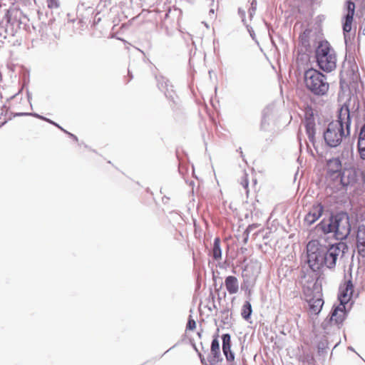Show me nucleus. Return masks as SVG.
<instances>
[{"label":"nucleus","instance_id":"nucleus-1","mask_svg":"<svg viewBox=\"0 0 365 365\" xmlns=\"http://www.w3.org/2000/svg\"><path fill=\"white\" fill-rule=\"evenodd\" d=\"M346 245L339 242L331 245L329 249L322 245L318 240H311L307 245V263L314 272L323 267L333 269L339 256L342 257Z\"/></svg>","mask_w":365,"mask_h":365},{"label":"nucleus","instance_id":"nucleus-2","mask_svg":"<svg viewBox=\"0 0 365 365\" xmlns=\"http://www.w3.org/2000/svg\"><path fill=\"white\" fill-rule=\"evenodd\" d=\"M351 118L349 106L343 105L339 111L338 119L328 124L324 133L326 143L332 148L339 145L344 138L350 135Z\"/></svg>","mask_w":365,"mask_h":365},{"label":"nucleus","instance_id":"nucleus-3","mask_svg":"<svg viewBox=\"0 0 365 365\" xmlns=\"http://www.w3.org/2000/svg\"><path fill=\"white\" fill-rule=\"evenodd\" d=\"M318 227L324 233L334 232L336 238L340 240L346 239L351 231L349 217L345 213H339L329 220H323Z\"/></svg>","mask_w":365,"mask_h":365},{"label":"nucleus","instance_id":"nucleus-4","mask_svg":"<svg viewBox=\"0 0 365 365\" xmlns=\"http://www.w3.org/2000/svg\"><path fill=\"white\" fill-rule=\"evenodd\" d=\"M315 58L319 68L329 73L336 68V51L327 41H321L315 49Z\"/></svg>","mask_w":365,"mask_h":365},{"label":"nucleus","instance_id":"nucleus-5","mask_svg":"<svg viewBox=\"0 0 365 365\" xmlns=\"http://www.w3.org/2000/svg\"><path fill=\"white\" fill-rule=\"evenodd\" d=\"M304 81L307 88L317 96H324L329 89V84L326 76L314 68H309L304 72Z\"/></svg>","mask_w":365,"mask_h":365},{"label":"nucleus","instance_id":"nucleus-6","mask_svg":"<svg viewBox=\"0 0 365 365\" xmlns=\"http://www.w3.org/2000/svg\"><path fill=\"white\" fill-rule=\"evenodd\" d=\"M357 171L354 168H344L341 173V185L347 190H356L359 187Z\"/></svg>","mask_w":365,"mask_h":365},{"label":"nucleus","instance_id":"nucleus-7","mask_svg":"<svg viewBox=\"0 0 365 365\" xmlns=\"http://www.w3.org/2000/svg\"><path fill=\"white\" fill-rule=\"evenodd\" d=\"M354 293V284L351 279H346L339 287L338 298L340 303L346 304L351 299Z\"/></svg>","mask_w":365,"mask_h":365},{"label":"nucleus","instance_id":"nucleus-8","mask_svg":"<svg viewBox=\"0 0 365 365\" xmlns=\"http://www.w3.org/2000/svg\"><path fill=\"white\" fill-rule=\"evenodd\" d=\"M324 207L321 203H316L309 210L304 217V223L307 225L314 224L322 215Z\"/></svg>","mask_w":365,"mask_h":365},{"label":"nucleus","instance_id":"nucleus-9","mask_svg":"<svg viewBox=\"0 0 365 365\" xmlns=\"http://www.w3.org/2000/svg\"><path fill=\"white\" fill-rule=\"evenodd\" d=\"M355 12V4L354 2L347 1V14L345 16V22L343 25L344 33H349L351 30V25Z\"/></svg>","mask_w":365,"mask_h":365},{"label":"nucleus","instance_id":"nucleus-10","mask_svg":"<svg viewBox=\"0 0 365 365\" xmlns=\"http://www.w3.org/2000/svg\"><path fill=\"white\" fill-rule=\"evenodd\" d=\"M222 351L229 362L235 360V355L231 351V336L229 334H225L222 336Z\"/></svg>","mask_w":365,"mask_h":365},{"label":"nucleus","instance_id":"nucleus-11","mask_svg":"<svg viewBox=\"0 0 365 365\" xmlns=\"http://www.w3.org/2000/svg\"><path fill=\"white\" fill-rule=\"evenodd\" d=\"M346 315L345 304L340 303L333 310L331 316V320L336 324H341L344 320Z\"/></svg>","mask_w":365,"mask_h":365},{"label":"nucleus","instance_id":"nucleus-12","mask_svg":"<svg viewBox=\"0 0 365 365\" xmlns=\"http://www.w3.org/2000/svg\"><path fill=\"white\" fill-rule=\"evenodd\" d=\"M225 285L230 294H235L239 291V281L236 277H227L225 279Z\"/></svg>","mask_w":365,"mask_h":365},{"label":"nucleus","instance_id":"nucleus-13","mask_svg":"<svg viewBox=\"0 0 365 365\" xmlns=\"http://www.w3.org/2000/svg\"><path fill=\"white\" fill-rule=\"evenodd\" d=\"M359 254L365 257V227L359 228L356 235Z\"/></svg>","mask_w":365,"mask_h":365},{"label":"nucleus","instance_id":"nucleus-14","mask_svg":"<svg viewBox=\"0 0 365 365\" xmlns=\"http://www.w3.org/2000/svg\"><path fill=\"white\" fill-rule=\"evenodd\" d=\"M309 312L313 314H318L324 304V301L321 298H313L309 300Z\"/></svg>","mask_w":365,"mask_h":365},{"label":"nucleus","instance_id":"nucleus-15","mask_svg":"<svg viewBox=\"0 0 365 365\" xmlns=\"http://www.w3.org/2000/svg\"><path fill=\"white\" fill-rule=\"evenodd\" d=\"M305 129L309 141L314 143L315 136V122L313 118L307 119L306 120Z\"/></svg>","mask_w":365,"mask_h":365},{"label":"nucleus","instance_id":"nucleus-16","mask_svg":"<svg viewBox=\"0 0 365 365\" xmlns=\"http://www.w3.org/2000/svg\"><path fill=\"white\" fill-rule=\"evenodd\" d=\"M327 169L329 173H336L341 170V163L339 158H332L327 162Z\"/></svg>","mask_w":365,"mask_h":365},{"label":"nucleus","instance_id":"nucleus-17","mask_svg":"<svg viewBox=\"0 0 365 365\" xmlns=\"http://www.w3.org/2000/svg\"><path fill=\"white\" fill-rule=\"evenodd\" d=\"M211 354L215 359H218L220 356V343L217 337L212 341Z\"/></svg>","mask_w":365,"mask_h":365},{"label":"nucleus","instance_id":"nucleus-18","mask_svg":"<svg viewBox=\"0 0 365 365\" xmlns=\"http://www.w3.org/2000/svg\"><path fill=\"white\" fill-rule=\"evenodd\" d=\"M213 257L215 259L221 258L222 252L220 249V238L216 237L214 240L213 248H212Z\"/></svg>","mask_w":365,"mask_h":365},{"label":"nucleus","instance_id":"nucleus-19","mask_svg":"<svg viewBox=\"0 0 365 365\" xmlns=\"http://www.w3.org/2000/svg\"><path fill=\"white\" fill-rule=\"evenodd\" d=\"M252 306L250 302H245L242 307L241 315L245 319H248L252 314Z\"/></svg>","mask_w":365,"mask_h":365},{"label":"nucleus","instance_id":"nucleus-20","mask_svg":"<svg viewBox=\"0 0 365 365\" xmlns=\"http://www.w3.org/2000/svg\"><path fill=\"white\" fill-rule=\"evenodd\" d=\"M358 150L360 157L362 159H365V140H364L363 139L361 140H358Z\"/></svg>","mask_w":365,"mask_h":365},{"label":"nucleus","instance_id":"nucleus-21","mask_svg":"<svg viewBox=\"0 0 365 365\" xmlns=\"http://www.w3.org/2000/svg\"><path fill=\"white\" fill-rule=\"evenodd\" d=\"M196 329V322L191 316L189 317L188 321L186 325V331H192Z\"/></svg>","mask_w":365,"mask_h":365},{"label":"nucleus","instance_id":"nucleus-22","mask_svg":"<svg viewBox=\"0 0 365 365\" xmlns=\"http://www.w3.org/2000/svg\"><path fill=\"white\" fill-rule=\"evenodd\" d=\"M47 6L50 9H56L60 6L58 0H46Z\"/></svg>","mask_w":365,"mask_h":365},{"label":"nucleus","instance_id":"nucleus-23","mask_svg":"<svg viewBox=\"0 0 365 365\" xmlns=\"http://www.w3.org/2000/svg\"><path fill=\"white\" fill-rule=\"evenodd\" d=\"M240 184L242 185V186L247 190L248 188V186H249V180H248V178H247V175H244L242 178H241V180H240Z\"/></svg>","mask_w":365,"mask_h":365},{"label":"nucleus","instance_id":"nucleus-24","mask_svg":"<svg viewBox=\"0 0 365 365\" xmlns=\"http://www.w3.org/2000/svg\"><path fill=\"white\" fill-rule=\"evenodd\" d=\"M362 139L364 140H365V123L361 128V130H360V132H359V139L358 140H361Z\"/></svg>","mask_w":365,"mask_h":365},{"label":"nucleus","instance_id":"nucleus-25","mask_svg":"<svg viewBox=\"0 0 365 365\" xmlns=\"http://www.w3.org/2000/svg\"><path fill=\"white\" fill-rule=\"evenodd\" d=\"M166 96L168 97V98H170L171 100L175 103V101H174V98L175 97L172 95H170L169 96H168V94H166Z\"/></svg>","mask_w":365,"mask_h":365},{"label":"nucleus","instance_id":"nucleus-26","mask_svg":"<svg viewBox=\"0 0 365 365\" xmlns=\"http://www.w3.org/2000/svg\"><path fill=\"white\" fill-rule=\"evenodd\" d=\"M5 122H6L5 120L0 122V125H2L3 124H4Z\"/></svg>","mask_w":365,"mask_h":365},{"label":"nucleus","instance_id":"nucleus-27","mask_svg":"<svg viewBox=\"0 0 365 365\" xmlns=\"http://www.w3.org/2000/svg\"><path fill=\"white\" fill-rule=\"evenodd\" d=\"M201 362H202V364H205V359L201 358Z\"/></svg>","mask_w":365,"mask_h":365}]
</instances>
